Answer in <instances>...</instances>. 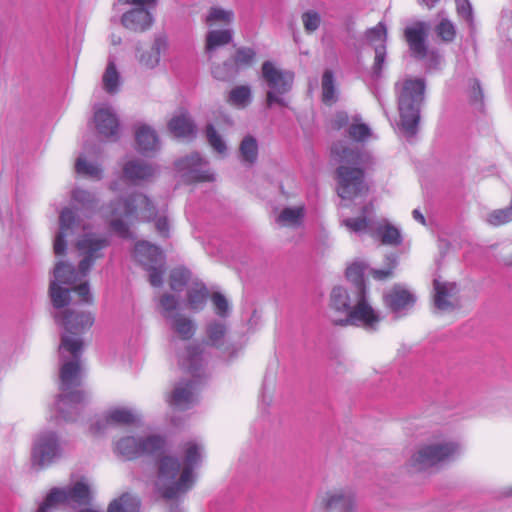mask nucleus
Segmentation results:
<instances>
[{"label": "nucleus", "instance_id": "4be33fe9", "mask_svg": "<svg viewBox=\"0 0 512 512\" xmlns=\"http://www.w3.org/2000/svg\"><path fill=\"white\" fill-rule=\"evenodd\" d=\"M429 25L426 22H415L405 29V38L413 55L424 58L427 54L425 40L428 36Z\"/></svg>", "mask_w": 512, "mask_h": 512}, {"label": "nucleus", "instance_id": "864d4df0", "mask_svg": "<svg viewBox=\"0 0 512 512\" xmlns=\"http://www.w3.org/2000/svg\"><path fill=\"white\" fill-rule=\"evenodd\" d=\"M457 10L462 17L466 19L471 17L472 8L468 0H457Z\"/></svg>", "mask_w": 512, "mask_h": 512}, {"label": "nucleus", "instance_id": "1a4fd4ad", "mask_svg": "<svg viewBox=\"0 0 512 512\" xmlns=\"http://www.w3.org/2000/svg\"><path fill=\"white\" fill-rule=\"evenodd\" d=\"M461 452L462 447L458 442L438 436L418 445L410 455L408 464L416 471H423L450 461Z\"/></svg>", "mask_w": 512, "mask_h": 512}, {"label": "nucleus", "instance_id": "5fc2aeb1", "mask_svg": "<svg viewBox=\"0 0 512 512\" xmlns=\"http://www.w3.org/2000/svg\"><path fill=\"white\" fill-rule=\"evenodd\" d=\"M412 216L413 218L420 222L421 224L425 225V217L424 215L420 212V210L418 209H414L413 212H412Z\"/></svg>", "mask_w": 512, "mask_h": 512}, {"label": "nucleus", "instance_id": "c03bdc74", "mask_svg": "<svg viewBox=\"0 0 512 512\" xmlns=\"http://www.w3.org/2000/svg\"><path fill=\"white\" fill-rule=\"evenodd\" d=\"M206 135L209 144L211 147L218 152L219 154H224L226 152V144L221 138V136L215 131L212 125H208L206 130Z\"/></svg>", "mask_w": 512, "mask_h": 512}, {"label": "nucleus", "instance_id": "2f4dec72", "mask_svg": "<svg viewBox=\"0 0 512 512\" xmlns=\"http://www.w3.org/2000/svg\"><path fill=\"white\" fill-rule=\"evenodd\" d=\"M234 12L231 9H225L220 6L211 7L206 16L205 23L209 27H213L218 24L229 25L234 20Z\"/></svg>", "mask_w": 512, "mask_h": 512}, {"label": "nucleus", "instance_id": "4468645a", "mask_svg": "<svg viewBox=\"0 0 512 512\" xmlns=\"http://www.w3.org/2000/svg\"><path fill=\"white\" fill-rule=\"evenodd\" d=\"M118 2L133 6L122 15L121 22L124 27L133 31H144L152 25L151 10L155 8L157 0H118Z\"/></svg>", "mask_w": 512, "mask_h": 512}, {"label": "nucleus", "instance_id": "f704fd0d", "mask_svg": "<svg viewBox=\"0 0 512 512\" xmlns=\"http://www.w3.org/2000/svg\"><path fill=\"white\" fill-rule=\"evenodd\" d=\"M322 101L331 105L337 101L338 94L335 84V77L331 70L324 71L321 80Z\"/></svg>", "mask_w": 512, "mask_h": 512}, {"label": "nucleus", "instance_id": "a18cd8bd", "mask_svg": "<svg viewBox=\"0 0 512 512\" xmlns=\"http://www.w3.org/2000/svg\"><path fill=\"white\" fill-rule=\"evenodd\" d=\"M437 35L444 41H452L455 37V27L454 25L446 19L440 21V23L436 27Z\"/></svg>", "mask_w": 512, "mask_h": 512}, {"label": "nucleus", "instance_id": "a211bd4d", "mask_svg": "<svg viewBox=\"0 0 512 512\" xmlns=\"http://www.w3.org/2000/svg\"><path fill=\"white\" fill-rule=\"evenodd\" d=\"M317 505L328 512H356L355 497L349 490L328 491L318 497Z\"/></svg>", "mask_w": 512, "mask_h": 512}, {"label": "nucleus", "instance_id": "9b49d317", "mask_svg": "<svg viewBox=\"0 0 512 512\" xmlns=\"http://www.w3.org/2000/svg\"><path fill=\"white\" fill-rule=\"evenodd\" d=\"M261 76L269 88L266 98L267 106L272 107L277 104L282 107H287L288 101L284 95L287 94L293 86L294 73L289 70L279 69L271 61H265L262 64Z\"/></svg>", "mask_w": 512, "mask_h": 512}, {"label": "nucleus", "instance_id": "49530a36", "mask_svg": "<svg viewBox=\"0 0 512 512\" xmlns=\"http://www.w3.org/2000/svg\"><path fill=\"white\" fill-rule=\"evenodd\" d=\"M237 72L233 64L225 62L223 65L216 66L212 69L214 78L218 80H228Z\"/></svg>", "mask_w": 512, "mask_h": 512}, {"label": "nucleus", "instance_id": "c9c22d12", "mask_svg": "<svg viewBox=\"0 0 512 512\" xmlns=\"http://www.w3.org/2000/svg\"><path fill=\"white\" fill-rule=\"evenodd\" d=\"M75 171L79 175L92 179H100L102 175L100 166L95 162L88 161L83 155L77 158L75 162Z\"/></svg>", "mask_w": 512, "mask_h": 512}, {"label": "nucleus", "instance_id": "cd10ccee", "mask_svg": "<svg viewBox=\"0 0 512 512\" xmlns=\"http://www.w3.org/2000/svg\"><path fill=\"white\" fill-rule=\"evenodd\" d=\"M373 237L379 238L385 245L396 246L402 242L400 230L386 219L377 220Z\"/></svg>", "mask_w": 512, "mask_h": 512}, {"label": "nucleus", "instance_id": "a878e982", "mask_svg": "<svg viewBox=\"0 0 512 512\" xmlns=\"http://www.w3.org/2000/svg\"><path fill=\"white\" fill-rule=\"evenodd\" d=\"M207 344L217 349L229 350L228 328L223 320H213L206 326Z\"/></svg>", "mask_w": 512, "mask_h": 512}, {"label": "nucleus", "instance_id": "7ed1b4c3", "mask_svg": "<svg viewBox=\"0 0 512 512\" xmlns=\"http://www.w3.org/2000/svg\"><path fill=\"white\" fill-rule=\"evenodd\" d=\"M54 318L56 323L65 329L59 345L61 394L56 401L55 409L59 414L57 418L73 421L86 400V393L77 389L82 377L80 358L83 342L81 338L73 337L71 334L90 328L94 317L88 312L59 311L55 313Z\"/></svg>", "mask_w": 512, "mask_h": 512}, {"label": "nucleus", "instance_id": "7c9ffc66", "mask_svg": "<svg viewBox=\"0 0 512 512\" xmlns=\"http://www.w3.org/2000/svg\"><path fill=\"white\" fill-rule=\"evenodd\" d=\"M305 214L303 205L283 209L278 215L276 222L284 227H298L302 224Z\"/></svg>", "mask_w": 512, "mask_h": 512}, {"label": "nucleus", "instance_id": "f3484780", "mask_svg": "<svg viewBox=\"0 0 512 512\" xmlns=\"http://www.w3.org/2000/svg\"><path fill=\"white\" fill-rule=\"evenodd\" d=\"M93 124L97 133L104 138L116 139L120 124L115 111L107 104L94 107Z\"/></svg>", "mask_w": 512, "mask_h": 512}, {"label": "nucleus", "instance_id": "0eeeda50", "mask_svg": "<svg viewBox=\"0 0 512 512\" xmlns=\"http://www.w3.org/2000/svg\"><path fill=\"white\" fill-rule=\"evenodd\" d=\"M178 358L180 366L191 375L192 379L178 383L168 402L174 408L186 409L197 399L205 362L204 347L200 344L189 346Z\"/></svg>", "mask_w": 512, "mask_h": 512}, {"label": "nucleus", "instance_id": "aec40b11", "mask_svg": "<svg viewBox=\"0 0 512 512\" xmlns=\"http://www.w3.org/2000/svg\"><path fill=\"white\" fill-rule=\"evenodd\" d=\"M168 49L167 40L164 37H157L149 47L137 50V62L144 70H154L160 65L161 58L166 56Z\"/></svg>", "mask_w": 512, "mask_h": 512}, {"label": "nucleus", "instance_id": "dca6fc26", "mask_svg": "<svg viewBox=\"0 0 512 512\" xmlns=\"http://www.w3.org/2000/svg\"><path fill=\"white\" fill-rule=\"evenodd\" d=\"M433 290V304L438 312H450L459 306V288L456 283L435 278Z\"/></svg>", "mask_w": 512, "mask_h": 512}, {"label": "nucleus", "instance_id": "f257e3e1", "mask_svg": "<svg viewBox=\"0 0 512 512\" xmlns=\"http://www.w3.org/2000/svg\"><path fill=\"white\" fill-rule=\"evenodd\" d=\"M60 229L54 239V252L63 255L66 251L65 238L69 232H74L78 227L84 231L83 236L77 242L80 262L78 270L65 262L55 265L53 280L50 283V296L55 308H63L71 302V291H74L80 303H92L93 296L90 292L86 276L96 260L104 256V249L108 246V239L86 232V226L81 220H77L73 211L69 208L62 210L60 214Z\"/></svg>", "mask_w": 512, "mask_h": 512}, {"label": "nucleus", "instance_id": "4c0bfd02", "mask_svg": "<svg viewBox=\"0 0 512 512\" xmlns=\"http://www.w3.org/2000/svg\"><path fill=\"white\" fill-rule=\"evenodd\" d=\"M71 198L80 209L94 211L96 207V198L89 191L76 188L72 191Z\"/></svg>", "mask_w": 512, "mask_h": 512}, {"label": "nucleus", "instance_id": "3c124183", "mask_svg": "<svg viewBox=\"0 0 512 512\" xmlns=\"http://www.w3.org/2000/svg\"><path fill=\"white\" fill-rule=\"evenodd\" d=\"M389 267L387 269H374L372 270L373 277L377 280H384L392 275V271L396 266V257H388Z\"/></svg>", "mask_w": 512, "mask_h": 512}, {"label": "nucleus", "instance_id": "e433bc0d", "mask_svg": "<svg viewBox=\"0 0 512 512\" xmlns=\"http://www.w3.org/2000/svg\"><path fill=\"white\" fill-rule=\"evenodd\" d=\"M251 101V90L249 86L241 85L232 89L228 96V102L236 107L244 108Z\"/></svg>", "mask_w": 512, "mask_h": 512}, {"label": "nucleus", "instance_id": "393cba45", "mask_svg": "<svg viewBox=\"0 0 512 512\" xmlns=\"http://www.w3.org/2000/svg\"><path fill=\"white\" fill-rule=\"evenodd\" d=\"M372 213V204H367L363 206L362 215L360 217L343 219L342 225H344L350 232H367L373 237L377 220L371 217Z\"/></svg>", "mask_w": 512, "mask_h": 512}, {"label": "nucleus", "instance_id": "a19ab883", "mask_svg": "<svg viewBox=\"0 0 512 512\" xmlns=\"http://www.w3.org/2000/svg\"><path fill=\"white\" fill-rule=\"evenodd\" d=\"M348 134L357 142H364L373 135L369 126L357 119L349 126Z\"/></svg>", "mask_w": 512, "mask_h": 512}, {"label": "nucleus", "instance_id": "6e6d98bb", "mask_svg": "<svg viewBox=\"0 0 512 512\" xmlns=\"http://www.w3.org/2000/svg\"><path fill=\"white\" fill-rule=\"evenodd\" d=\"M339 117H340V120H341V121H343V122H344V121H346V118H347V117H346L345 115H340ZM341 126H342V122H340V123L338 124V127H341Z\"/></svg>", "mask_w": 512, "mask_h": 512}, {"label": "nucleus", "instance_id": "473e14b6", "mask_svg": "<svg viewBox=\"0 0 512 512\" xmlns=\"http://www.w3.org/2000/svg\"><path fill=\"white\" fill-rule=\"evenodd\" d=\"M107 512H140V501L137 497L124 493L109 504Z\"/></svg>", "mask_w": 512, "mask_h": 512}, {"label": "nucleus", "instance_id": "6ab92c4d", "mask_svg": "<svg viewBox=\"0 0 512 512\" xmlns=\"http://www.w3.org/2000/svg\"><path fill=\"white\" fill-rule=\"evenodd\" d=\"M177 169L182 172L183 176L192 181H213L214 175L207 167L198 153L182 158L176 163Z\"/></svg>", "mask_w": 512, "mask_h": 512}, {"label": "nucleus", "instance_id": "72a5a7b5", "mask_svg": "<svg viewBox=\"0 0 512 512\" xmlns=\"http://www.w3.org/2000/svg\"><path fill=\"white\" fill-rule=\"evenodd\" d=\"M232 40V30H210L206 35V52L211 54L215 49L230 43Z\"/></svg>", "mask_w": 512, "mask_h": 512}, {"label": "nucleus", "instance_id": "37998d69", "mask_svg": "<svg viewBox=\"0 0 512 512\" xmlns=\"http://www.w3.org/2000/svg\"><path fill=\"white\" fill-rule=\"evenodd\" d=\"M366 38L374 48L379 45H385L387 33L386 28L382 23H378L375 27L368 30Z\"/></svg>", "mask_w": 512, "mask_h": 512}, {"label": "nucleus", "instance_id": "4d7b16f0", "mask_svg": "<svg viewBox=\"0 0 512 512\" xmlns=\"http://www.w3.org/2000/svg\"><path fill=\"white\" fill-rule=\"evenodd\" d=\"M111 189H112L113 191H117V190H119V188H118V184H117V183H113V184L111 185Z\"/></svg>", "mask_w": 512, "mask_h": 512}, {"label": "nucleus", "instance_id": "8fccbe9b", "mask_svg": "<svg viewBox=\"0 0 512 512\" xmlns=\"http://www.w3.org/2000/svg\"><path fill=\"white\" fill-rule=\"evenodd\" d=\"M212 302L217 315L225 317L229 312V303L227 299L220 293H214L212 296Z\"/></svg>", "mask_w": 512, "mask_h": 512}, {"label": "nucleus", "instance_id": "de8ad7c7", "mask_svg": "<svg viewBox=\"0 0 512 512\" xmlns=\"http://www.w3.org/2000/svg\"><path fill=\"white\" fill-rule=\"evenodd\" d=\"M255 55H256L255 51L251 48H247V47L239 48L235 54V58H234L235 64L237 66L250 65L253 62Z\"/></svg>", "mask_w": 512, "mask_h": 512}, {"label": "nucleus", "instance_id": "20e7f679", "mask_svg": "<svg viewBox=\"0 0 512 512\" xmlns=\"http://www.w3.org/2000/svg\"><path fill=\"white\" fill-rule=\"evenodd\" d=\"M363 262H354L346 269V277L354 284L353 291L344 287H334L330 294L329 313L333 323L341 326H359L375 329L380 322V314L369 304L363 274Z\"/></svg>", "mask_w": 512, "mask_h": 512}, {"label": "nucleus", "instance_id": "c85d7f7f", "mask_svg": "<svg viewBox=\"0 0 512 512\" xmlns=\"http://www.w3.org/2000/svg\"><path fill=\"white\" fill-rule=\"evenodd\" d=\"M169 131L177 138L193 137L195 125L189 115L181 112L175 115L168 123Z\"/></svg>", "mask_w": 512, "mask_h": 512}, {"label": "nucleus", "instance_id": "5701e85b", "mask_svg": "<svg viewBox=\"0 0 512 512\" xmlns=\"http://www.w3.org/2000/svg\"><path fill=\"white\" fill-rule=\"evenodd\" d=\"M156 174L157 169L142 160H130L126 162L123 167L124 179L133 184L148 182L153 179Z\"/></svg>", "mask_w": 512, "mask_h": 512}, {"label": "nucleus", "instance_id": "f03ea898", "mask_svg": "<svg viewBox=\"0 0 512 512\" xmlns=\"http://www.w3.org/2000/svg\"><path fill=\"white\" fill-rule=\"evenodd\" d=\"M165 441L157 435L145 438L125 437L116 443L115 450L126 459L151 456L159 459L155 482L157 491L165 499H178L188 492L195 483V469L203 459V446L195 440L182 444V460L163 455Z\"/></svg>", "mask_w": 512, "mask_h": 512}, {"label": "nucleus", "instance_id": "f8f14e48", "mask_svg": "<svg viewBox=\"0 0 512 512\" xmlns=\"http://www.w3.org/2000/svg\"><path fill=\"white\" fill-rule=\"evenodd\" d=\"M62 454V442L55 432L42 430L34 436L31 447V464L33 467H47L60 458Z\"/></svg>", "mask_w": 512, "mask_h": 512}, {"label": "nucleus", "instance_id": "603ef678", "mask_svg": "<svg viewBox=\"0 0 512 512\" xmlns=\"http://www.w3.org/2000/svg\"><path fill=\"white\" fill-rule=\"evenodd\" d=\"M386 55V47L385 45H379L375 47V62H374V73L378 75L381 72L382 65L384 63Z\"/></svg>", "mask_w": 512, "mask_h": 512}, {"label": "nucleus", "instance_id": "6e6552de", "mask_svg": "<svg viewBox=\"0 0 512 512\" xmlns=\"http://www.w3.org/2000/svg\"><path fill=\"white\" fill-rule=\"evenodd\" d=\"M424 90L425 84L422 79L409 78L396 84L400 117L398 127L407 137H412L417 132Z\"/></svg>", "mask_w": 512, "mask_h": 512}, {"label": "nucleus", "instance_id": "58836bf2", "mask_svg": "<svg viewBox=\"0 0 512 512\" xmlns=\"http://www.w3.org/2000/svg\"><path fill=\"white\" fill-rule=\"evenodd\" d=\"M103 86L108 93H115L120 85V75L112 61H109L103 74Z\"/></svg>", "mask_w": 512, "mask_h": 512}, {"label": "nucleus", "instance_id": "79ce46f5", "mask_svg": "<svg viewBox=\"0 0 512 512\" xmlns=\"http://www.w3.org/2000/svg\"><path fill=\"white\" fill-rule=\"evenodd\" d=\"M189 271L184 268H175L170 273V287L174 291H181L187 284Z\"/></svg>", "mask_w": 512, "mask_h": 512}, {"label": "nucleus", "instance_id": "2eb2a0df", "mask_svg": "<svg viewBox=\"0 0 512 512\" xmlns=\"http://www.w3.org/2000/svg\"><path fill=\"white\" fill-rule=\"evenodd\" d=\"M178 304V300L170 294H164L159 300L161 314L169 321L171 329L182 339H189L195 333V325L192 320L176 312Z\"/></svg>", "mask_w": 512, "mask_h": 512}, {"label": "nucleus", "instance_id": "bb28decb", "mask_svg": "<svg viewBox=\"0 0 512 512\" xmlns=\"http://www.w3.org/2000/svg\"><path fill=\"white\" fill-rule=\"evenodd\" d=\"M135 141L138 151L142 153L155 152L160 148V141L155 130L146 124L136 127Z\"/></svg>", "mask_w": 512, "mask_h": 512}, {"label": "nucleus", "instance_id": "412c9836", "mask_svg": "<svg viewBox=\"0 0 512 512\" xmlns=\"http://www.w3.org/2000/svg\"><path fill=\"white\" fill-rule=\"evenodd\" d=\"M137 420V415L127 408H113L105 416L98 417L91 424V432L99 434L114 424H130Z\"/></svg>", "mask_w": 512, "mask_h": 512}, {"label": "nucleus", "instance_id": "09e8293b", "mask_svg": "<svg viewBox=\"0 0 512 512\" xmlns=\"http://www.w3.org/2000/svg\"><path fill=\"white\" fill-rule=\"evenodd\" d=\"M302 21L305 30L308 32H313L317 30L320 25V15L315 11H308L303 14Z\"/></svg>", "mask_w": 512, "mask_h": 512}, {"label": "nucleus", "instance_id": "13d9d810", "mask_svg": "<svg viewBox=\"0 0 512 512\" xmlns=\"http://www.w3.org/2000/svg\"><path fill=\"white\" fill-rule=\"evenodd\" d=\"M170 512H180V509L178 506L171 507Z\"/></svg>", "mask_w": 512, "mask_h": 512}, {"label": "nucleus", "instance_id": "423d86ee", "mask_svg": "<svg viewBox=\"0 0 512 512\" xmlns=\"http://www.w3.org/2000/svg\"><path fill=\"white\" fill-rule=\"evenodd\" d=\"M106 211H110V227L113 232L122 238H130L129 224L135 219L145 221L155 220L157 232L168 236L169 223L165 215L157 214L151 201L143 194H137L131 199L119 200L111 203Z\"/></svg>", "mask_w": 512, "mask_h": 512}, {"label": "nucleus", "instance_id": "c756f323", "mask_svg": "<svg viewBox=\"0 0 512 512\" xmlns=\"http://www.w3.org/2000/svg\"><path fill=\"white\" fill-rule=\"evenodd\" d=\"M209 292L201 282L191 284L187 291V308L193 312L201 311L208 300Z\"/></svg>", "mask_w": 512, "mask_h": 512}, {"label": "nucleus", "instance_id": "b1692460", "mask_svg": "<svg viewBox=\"0 0 512 512\" xmlns=\"http://www.w3.org/2000/svg\"><path fill=\"white\" fill-rule=\"evenodd\" d=\"M415 296L406 288L396 285L384 295V302L395 313H401L411 308L415 303Z\"/></svg>", "mask_w": 512, "mask_h": 512}, {"label": "nucleus", "instance_id": "ddd939ff", "mask_svg": "<svg viewBox=\"0 0 512 512\" xmlns=\"http://www.w3.org/2000/svg\"><path fill=\"white\" fill-rule=\"evenodd\" d=\"M133 256L149 272L151 285L161 286L164 256L160 248L147 241H139L135 245Z\"/></svg>", "mask_w": 512, "mask_h": 512}, {"label": "nucleus", "instance_id": "39448f33", "mask_svg": "<svg viewBox=\"0 0 512 512\" xmlns=\"http://www.w3.org/2000/svg\"><path fill=\"white\" fill-rule=\"evenodd\" d=\"M332 155L340 163L337 169V193L342 200H356L368 188L364 182V171L373 164L367 151L355 150L344 143L332 147Z\"/></svg>", "mask_w": 512, "mask_h": 512}, {"label": "nucleus", "instance_id": "9d476101", "mask_svg": "<svg viewBox=\"0 0 512 512\" xmlns=\"http://www.w3.org/2000/svg\"><path fill=\"white\" fill-rule=\"evenodd\" d=\"M92 496L88 481L84 478L64 488H53L39 506L37 512H54L58 507H78L90 503Z\"/></svg>", "mask_w": 512, "mask_h": 512}, {"label": "nucleus", "instance_id": "ea45409f", "mask_svg": "<svg viewBox=\"0 0 512 512\" xmlns=\"http://www.w3.org/2000/svg\"><path fill=\"white\" fill-rule=\"evenodd\" d=\"M240 154L242 160L247 163H253L258 156V144L252 136H246L240 144Z\"/></svg>", "mask_w": 512, "mask_h": 512}]
</instances>
